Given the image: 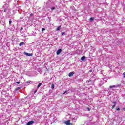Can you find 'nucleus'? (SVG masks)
I'll use <instances>...</instances> for the list:
<instances>
[{
  "label": "nucleus",
  "instance_id": "f257e3e1",
  "mask_svg": "<svg viewBox=\"0 0 125 125\" xmlns=\"http://www.w3.org/2000/svg\"><path fill=\"white\" fill-rule=\"evenodd\" d=\"M65 124L66 125H73V123H71L70 120H69L65 121Z\"/></svg>",
  "mask_w": 125,
  "mask_h": 125
},
{
  "label": "nucleus",
  "instance_id": "f03ea898",
  "mask_svg": "<svg viewBox=\"0 0 125 125\" xmlns=\"http://www.w3.org/2000/svg\"><path fill=\"white\" fill-rule=\"evenodd\" d=\"M34 121H30L29 122H28L27 123H26V125H33V124H34Z\"/></svg>",
  "mask_w": 125,
  "mask_h": 125
},
{
  "label": "nucleus",
  "instance_id": "7ed1b4c3",
  "mask_svg": "<svg viewBox=\"0 0 125 125\" xmlns=\"http://www.w3.org/2000/svg\"><path fill=\"white\" fill-rule=\"evenodd\" d=\"M61 51H62V49H59V50H57L56 54L57 55H59L60 53H61Z\"/></svg>",
  "mask_w": 125,
  "mask_h": 125
},
{
  "label": "nucleus",
  "instance_id": "20e7f679",
  "mask_svg": "<svg viewBox=\"0 0 125 125\" xmlns=\"http://www.w3.org/2000/svg\"><path fill=\"white\" fill-rule=\"evenodd\" d=\"M74 74H75L74 72H71L69 73L68 76L69 77H73V76H74Z\"/></svg>",
  "mask_w": 125,
  "mask_h": 125
},
{
  "label": "nucleus",
  "instance_id": "39448f33",
  "mask_svg": "<svg viewBox=\"0 0 125 125\" xmlns=\"http://www.w3.org/2000/svg\"><path fill=\"white\" fill-rule=\"evenodd\" d=\"M24 54H25V55H27V56H33V54L26 53L25 52H24Z\"/></svg>",
  "mask_w": 125,
  "mask_h": 125
},
{
  "label": "nucleus",
  "instance_id": "423d86ee",
  "mask_svg": "<svg viewBox=\"0 0 125 125\" xmlns=\"http://www.w3.org/2000/svg\"><path fill=\"white\" fill-rule=\"evenodd\" d=\"M25 43L24 42H20L19 44L20 46H22V45H24Z\"/></svg>",
  "mask_w": 125,
  "mask_h": 125
},
{
  "label": "nucleus",
  "instance_id": "0eeeda50",
  "mask_svg": "<svg viewBox=\"0 0 125 125\" xmlns=\"http://www.w3.org/2000/svg\"><path fill=\"white\" fill-rule=\"evenodd\" d=\"M112 103L114 104V105H113L112 107V109H114V108H115V107H116V102H112Z\"/></svg>",
  "mask_w": 125,
  "mask_h": 125
},
{
  "label": "nucleus",
  "instance_id": "6e6552de",
  "mask_svg": "<svg viewBox=\"0 0 125 125\" xmlns=\"http://www.w3.org/2000/svg\"><path fill=\"white\" fill-rule=\"evenodd\" d=\"M42 84V83H40L37 86V88H40L41 87V86Z\"/></svg>",
  "mask_w": 125,
  "mask_h": 125
},
{
  "label": "nucleus",
  "instance_id": "1a4fd4ad",
  "mask_svg": "<svg viewBox=\"0 0 125 125\" xmlns=\"http://www.w3.org/2000/svg\"><path fill=\"white\" fill-rule=\"evenodd\" d=\"M81 60H82V61H83V60H85V56H83L82 58H81Z\"/></svg>",
  "mask_w": 125,
  "mask_h": 125
},
{
  "label": "nucleus",
  "instance_id": "9d476101",
  "mask_svg": "<svg viewBox=\"0 0 125 125\" xmlns=\"http://www.w3.org/2000/svg\"><path fill=\"white\" fill-rule=\"evenodd\" d=\"M21 88V87H17V88H16V89H15V91H17V90H19V89H20Z\"/></svg>",
  "mask_w": 125,
  "mask_h": 125
},
{
  "label": "nucleus",
  "instance_id": "9b49d317",
  "mask_svg": "<svg viewBox=\"0 0 125 125\" xmlns=\"http://www.w3.org/2000/svg\"><path fill=\"white\" fill-rule=\"evenodd\" d=\"M114 87H116V85L110 86L109 87V88H110V89H112L114 88Z\"/></svg>",
  "mask_w": 125,
  "mask_h": 125
},
{
  "label": "nucleus",
  "instance_id": "f8f14e48",
  "mask_svg": "<svg viewBox=\"0 0 125 125\" xmlns=\"http://www.w3.org/2000/svg\"><path fill=\"white\" fill-rule=\"evenodd\" d=\"M9 25H11V23H12V21L11 20V19H9Z\"/></svg>",
  "mask_w": 125,
  "mask_h": 125
},
{
  "label": "nucleus",
  "instance_id": "ddd939ff",
  "mask_svg": "<svg viewBox=\"0 0 125 125\" xmlns=\"http://www.w3.org/2000/svg\"><path fill=\"white\" fill-rule=\"evenodd\" d=\"M60 28H61V26L58 27L56 29V31H60Z\"/></svg>",
  "mask_w": 125,
  "mask_h": 125
},
{
  "label": "nucleus",
  "instance_id": "4468645a",
  "mask_svg": "<svg viewBox=\"0 0 125 125\" xmlns=\"http://www.w3.org/2000/svg\"><path fill=\"white\" fill-rule=\"evenodd\" d=\"M51 88L52 89H54V84H51Z\"/></svg>",
  "mask_w": 125,
  "mask_h": 125
},
{
  "label": "nucleus",
  "instance_id": "2eb2a0df",
  "mask_svg": "<svg viewBox=\"0 0 125 125\" xmlns=\"http://www.w3.org/2000/svg\"><path fill=\"white\" fill-rule=\"evenodd\" d=\"M90 20H91V21H93V20H94V18H93V17L90 18Z\"/></svg>",
  "mask_w": 125,
  "mask_h": 125
},
{
  "label": "nucleus",
  "instance_id": "dca6fc26",
  "mask_svg": "<svg viewBox=\"0 0 125 125\" xmlns=\"http://www.w3.org/2000/svg\"><path fill=\"white\" fill-rule=\"evenodd\" d=\"M43 31H45V28H43L42 29V31L43 32Z\"/></svg>",
  "mask_w": 125,
  "mask_h": 125
},
{
  "label": "nucleus",
  "instance_id": "f3484780",
  "mask_svg": "<svg viewBox=\"0 0 125 125\" xmlns=\"http://www.w3.org/2000/svg\"><path fill=\"white\" fill-rule=\"evenodd\" d=\"M123 75V78H125V72H124Z\"/></svg>",
  "mask_w": 125,
  "mask_h": 125
},
{
  "label": "nucleus",
  "instance_id": "a211bd4d",
  "mask_svg": "<svg viewBox=\"0 0 125 125\" xmlns=\"http://www.w3.org/2000/svg\"><path fill=\"white\" fill-rule=\"evenodd\" d=\"M87 110H88V111H90V108L89 107H87Z\"/></svg>",
  "mask_w": 125,
  "mask_h": 125
},
{
  "label": "nucleus",
  "instance_id": "6ab92c4d",
  "mask_svg": "<svg viewBox=\"0 0 125 125\" xmlns=\"http://www.w3.org/2000/svg\"><path fill=\"white\" fill-rule=\"evenodd\" d=\"M54 9H55V7H53L51 8L52 10H54Z\"/></svg>",
  "mask_w": 125,
  "mask_h": 125
},
{
  "label": "nucleus",
  "instance_id": "aec40b11",
  "mask_svg": "<svg viewBox=\"0 0 125 125\" xmlns=\"http://www.w3.org/2000/svg\"><path fill=\"white\" fill-rule=\"evenodd\" d=\"M120 108H119V107L116 108L117 111H120Z\"/></svg>",
  "mask_w": 125,
  "mask_h": 125
},
{
  "label": "nucleus",
  "instance_id": "412c9836",
  "mask_svg": "<svg viewBox=\"0 0 125 125\" xmlns=\"http://www.w3.org/2000/svg\"><path fill=\"white\" fill-rule=\"evenodd\" d=\"M67 92H68V91H65L63 93V94H65V93H67Z\"/></svg>",
  "mask_w": 125,
  "mask_h": 125
},
{
  "label": "nucleus",
  "instance_id": "4be33fe9",
  "mask_svg": "<svg viewBox=\"0 0 125 125\" xmlns=\"http://www.w3.org/2000/svg\"><path fill=\"white\" fill-rule=\"evenodd\" d=\"M26 83H30V81H27V82H26Z\"/></svg>",
  "mask_w": 125,
  "mask_h": 125
},
{
  "label": "nucleus",
  "instance_id": "5701e85b",
  "mask_svg": "<svg viewBox=\"0 0 125 125\" xmlns=\"http://www.w3.org/2000/svg\"><path fill=\"white\" fill-rule=\"evenodd\" d=\"M16 83H17L18 84H19V83H20V82H16Z\"/></svg>",
  "mask_w": 125,
  "mask_h": 125
},
{
  "label": "nucleus",
  "instance_id": "b1692460",
  "mask_svg": "<svg viewBox=\"0 0 125 125\" xmlns=\"http://www.w3.org/2000/svg\"><path fill=\"white\" fill-rule=\"evenodd\" d=\"M36 92H37V90H36L35 91H34V94L36 93Z\"/></svg>",
  "mask_w": 125,
  "mask_h": 125
},
{
  "label": "nucleus",
  "instance_id": "393cba45",
  "mask_svg": "<svg viewBox=\"0 0 125 125\" xmlns=\"http://www.w3.org/2000/svg\"><path fill=\"white\" fill-rule=\"evenodd\" d=\"M123 111H125V108H123Z\"/></svg>",
  "mask_w": 125,
  "mask_h": 125
},
{
  "label": "nucleus",
  "instance_id": "a878e982",
  "mask_svg": "<svg viewBox=\"0 0 125 125\" xmlns=\"http://www.w3.org/2000/svg\"><path fill=\"white\" fill-rule=\"evenodd\" d=\"M21 30H23V28L21 27Z\"/></svg>",
  "mask_w": 125,
  "mask_h": 125
},
{
  "label": "nucleus",
  "instance_id": "bb28decb",
  "mask_svg": "<svg viewBox=\"0 0 125 125\" xmlns=\"http://www.w3.org/2000/svg\"><path fill=\"white\" fill-rule=\"evenodd\" d=\"M62 35H64V32H62Z\"/></svg>",
  "mask_w": 125,
  "mask_h": 125
},
{
  "label": "nucleus",
  "instance_id": "cd10ccee",
  "mask_svg": "<svg viewBox=\"0 0 125 125\" xmlns=\"http://www.w3.org/2000/svg\"><path fill=\"white\" fill-rule=\"evenodd\" d=\"M90 72H91V70H90Z\"/></svg>",
  "mask_w": 125,
  "mask_h": 125
}]
</instances>
